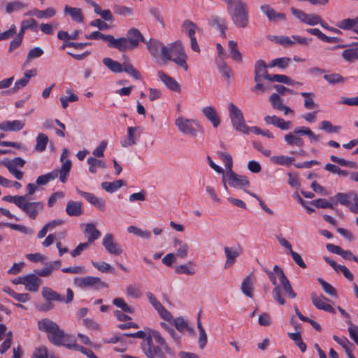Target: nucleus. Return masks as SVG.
Segmentation results:
<instances>
[{
  "mask_svg": "<svg viewBox=\"0 0 358 358\" xmlns=\"http://www.w3.org/2000/svg\"><path fill=\"white\" fill-rule=\"evenodd\" d=\"M224 178H227L229 186L234 188L241 189L250 186V181L245 176L238 175L233 171H227L224 174Z\"/></svg>",
  "mask_w": 358,
  "mask_h": 358,
  "instance_id": "nucleus-14",
  "label": "nucleus"
},
{
  "mask_svg": "<svg viewBox=\"0 0 358 358\" xmlns=\"http://www.w3.org/2000/svg\"><path fill=\"white\" fill-rule=\"evenodd\" d=\"M58 177V170H54L52 172L38 176L36 179L38 185H45L50 181L55 180Z\"/></svg>",
  "mask_w": 358,
  "mask_h": 358,
  "instance_id": "nucleus-41",
  "label": "nucleus"
},
{
  "mask_svg": "<svg viewBox=\"0 0 358 358\" xmlns=\"http://www.w3.org/2000/svg\"><path fill=\"white\" fill-rule=\"evenodd\" d=\"M288 336L294 342L302 352L306 350V345L303 342L301 332L289 333Z\"/></svg>",
  "mask_w": 358,
  "mask_h": 358,
  "instance_id": "nucleus-48",
  "label": "nucleus"
},
{
  "mask_svg": "<svg viewBox=\"0 0 358 358\" xmlns=\"http://www.w3.org/2000/svg\"><path fill=\"white\" fill-rule=\"evenodd\" d=\"M28 82L29 81L27 80V78L23 77V78L19 79L18 80H17L15 83V85H14L13 87H12L8 91H3V92H2L1 94H5L6 93L12 94V93L17 92L20 89L25 87L27 85V84L28 83Z\"/></svg>",
  "mask_w": 358,
  "mask_h": 358,
  "instance_id": "nucleus-55",
  "label": "nucleus"
},
{
  "mask_svg": "<svg viewBox=\"0 0 358 358\" xmlns=\"http://www.w3.org/2000/svg\"><path fill=\"white\" fill-rule=\"evenodd\" d=\"M103 64L113 73H121L122 71L131 75L134 79L140 80L141 76L138 71L128 62H124L122 64L109 57H104Z\"/></svg>",
  "mask_w": 358,
  "mask_h": 358,
  "instance_id": "nucleus-7",
  "label": "nucleus"
},
{
  "mask_svg": "<svg viewBox=\"0 0 358 358\" xmlns=\"http://www.w3.org/2000/svg\"><path fill=\"white\" fill-rule=\"evenodd\" d=\"M303 135L308 136L314 142H317L321 138L320 135L315 134L310 128L299 127L295 128L293 131L285 134L284 140L288 145L303 147L304 145V141L301 136Z\"/></svg>",
  "mask_w": 358,
  "mask_h": 358,
  "instance_id": "nucleus-4",
  "label": "nucleus"
},
{
  "mask_svg": "<svg viewBox=\"0 0 358 358\" xmlns=\"http://www.w3.org/2000/svg\"><path fill=\"white\" fill-rule=\"evenodd\" d=\"M84 233L87 235V243H89V245L101 236L100 231L96 229V226L94 223L86 224Z\"/></svg>",
  "mask_w": 358,
  "mask_h": 358,
  "instance_id": "nucleus-27",
  "label": "nucleus"
},
{
  "mask_svg": "<svg viewBox=\"0 0 358 358\" xmlns=\"http://www.w3.org/2000/svg\"><path fill=\"white\" fill-rule=\"evenodd\" d=\"M264 122L267 124H273L282 130L289 129L292 125V122L290 121H285L283 119L280 118L275 115L266 116L264 117Z\"/></svg>",
  "mask_w": 358,
  "mask_h": 358,
  "instance_id": "nucleus-22",
  "label": "nucleus"
},
{
  "mask_svg": "<svg viewBox=\"0 0 358 358\" xmlns=\"http://www.w3.org/2000/svg\"><path fill=\"white\" fill-rule=\"evenodd\" d=\"M126 40V47L124 51L128 49H135L138 45L139 42L147 43V41L143 37L141 31L136 28H131L127 33V37H122Z\"/></svg>",
  "mask_w": 358,
  "mask_h": 358,
  "instance_id": "nucleus-13",
  "label": "nucleus"
},
{
  "mask_svg": "<svg viewBox=\"0 0 358 358\" xmlns=\"http://www.w3.org/2000/svg\"><path fill=\"white\" fill-rule=\"evenodd\" d=\"M89 164V171L92 173H95L97 171V169H106L107 167L105 162L98 159L95 157H90L87 160Z\"/></svg>",
  "mask_w": 358,
  "mask_h": 358,
  "instance_id": "nucleus-37",
  "label": "nucleus"
},
{
  "mask_svg": "<svg viewBox=\"0 0 358 358\" xmlns=\"http://www.w3.org/2000/svg\"><path fill=\"white\" fill-rule=\"evenodd\" d=\"M173 247L176 250L175 255L185 259L187 257L188 254V245L180 239L175 238L173 241Z\"/></svg>",
  "mask_w": 358,
  "mask_h": 358,
  "instance_id": "nucleus-29",
  "label": "nucleus"
},
{
  "mask_svg": "<svg viewBox=\"0 0 358 358\" xmlns=\"http://www.w3.org/2000/svg\"><path fill=\"white\" fill-rule=\"evenodd\" d=\"M355 192H351L349 193H338L334 196L331 197L330 200L334 201V199H336V201L333 203L334 206H336L338 203L343 206H348L350 203V199L353 198V195L352 194H355Z\"/></svg>",
  "mask_w": 358,
  "mask_h": 358,
  "instance_id": "nucleus-36",
  "label": "nucleus"
},
{
  "mask_svg": "<svg viewBox=\"0 0 358 358\" xmlns=\"http://www.w3.org/2000/svg\"><path fill=\"white\" fill-rule=\"evenodd\" d=\"M41 283V279L36 275L35 273H30L25 275L23 285L25 286V289L27 291L36 292L38 290Z\"/></svg>",
  "mask_w": 358,
  "mask_h": 358,
  "instance_id": "nucleus-20",
  "label": "nucleus"
},
{
  "mask_svg": "<svg viewBox=\"0 0 358 358\" xmlns=\"http://www.w3.org/2000/svg\"><path fill=\"white\" fill-rule=\"evenodd\" d=\"M261 11L264 13L269 20L277 22L279 20H285V15L275 12L269 5H262L260 6Z\"/></svg>",
  "mask_w": 358,
  "mask_h": 358,
  "instance_id": "nucleus-25",
  "label": "nucleus"
},
{
  "mask_svg": "<svg viewBox=\"0 0 358 358\" xmlns=\"http://www.w3.org/2000/svg\"><path fill=\"white\" fill-rule=\"evenodd\" d=\"M64 346L69 350L79 351L85 355L88 358H98L91 350L79 345L77 343H64Z\"/></svg>",
  "mask_w": 358,
  "mask_h": 358,
  "instance_id": "nucleus-34",
  "label": "nucleus"
},
{
  "mask_svg": "<svg viewBox=\"0 0 358 358\" xmlns=\"http://www.w3.org/2000/svg\"><path fill=\"white\" fill-rule=\"evenodd\" d=\"M25 124L21 120L5 121L0 123V130L3 131H18L23 129Z\"/></svg>",
  "mask_w": 358,
  "mask_h": 358,
  "instance_id": "nucleus-24",
  "label": "nucleus"
},
{
  "mask_svg": "<svg viewBox=\"0 0 358 358\" xmlns=\"http://www.w3.org/2000/svg\"><path fill=\"white\" fill-rule=\"evenodd\" d=\"M158 76L169 90L176 92H180V85L173 78L166 74L162 71H158Z\"/></svg>",
  "mask_w": 358,
  "mask_h": 358,
  "instance_id": "nucleus-21",
  "label": "nucleus"
},
{
  "mask_svg": "<svg viewBox=\"0 0 358 358\" xmlns=\"http://www.w3.org/2000/svg\"><path fill=\"white\" fill-rule=\"evenodd\" d=\"M165 48L166 49V52L170 57V58L166 59L167 60L174 62L178 66L183 68L185 71L188 70V65L187 64V56L180 41L170 43Z\"/></svg>",
  "mask_w": 358,
  "mask_h": 358,
  "instance_id": "nucleus-5",
  "label": "nucleus"
},
{
  "mask_svg": "<svg viewBox=\"0 0 358 358\" xmlns=\"http://www.w3.org/2000/svg\"><path fill=\"white\" fill-rule=\"evenodd\" d=\"M27 5L20 1H14L8 3L6 6V11L7 13H11L14 11L20 10L22 8L26 7Z\"/></svg>",
  "mask_w": 358,
  "mask_h": 358,
  "instance_id": "nucleus-57",
  "label": "nucleus"
},
{
  "mask_svg": "<svg viewBox=\"0 0 358 358\" xmlns=\"http://www.w3.org/2000/svg\"><path fill=\"white\" fill-rule=\"evenodd\" d=\"M320 129L326 131L327 133H338L341 129V127L334 126L331 122L324 120L321 122Z\"/></svg>",
  "mask_w": 358,
  "mask_h": 358,
  "instance_id": "nucleus-54",
  "label": "nucleus"
},
{
  "mask_svg": "<svg viewBox=\"0 0 358 358\" xmlns=\"http://www.w3.org/2000/svg\"><path fill=\"white\" fill-rule=\"evenodd\" d=\"M175 272L178 274H186L192 275L196 273L193 267L192 262L189 261L187 264H180L175 268Z\"/></svg>",
  "mask_w": 358,
  "mask_h": 358,
  "instance_id": "nucleus-42",
  "label": "nucleus"
},
{
  "mask_svg": "<svg viewBox=\"0 0 358 358\" xmlns=\"http://www.w3.org/2000/svg\"><path fill=\"white\" fill-rule=\"evenodd\" d=\"M39 330L48 333V338L55 345H63V340L69 341V336L59 329L57 324L50 319L45 318L38 322Z\"/></svg>",
  "mask_w": 358,
  "mask_h": 358,
  "instance_id": "nucleus-3",
  "label": "nucleus"
},
{
  "mask_svg": "<svg viewBox=\"0 0 358 358\" xmlns=\"http://www.w3.org/2000/svg\"><path fill=\"white\" fill-rule=\"evenodd\" d=\"M48 142V138L47 135L44 134H39L36 137V144L35 146V150L37 152H43L45 150L47 144Z\"/></svg>",
  "mask_w": 358,
  "mask_h": 358,
  "instance_id": "nucleus-49",
  "label": "nucleus"
},
{
  "mask_svg": "<svg viewBox=\"0 0 358 358\" xmlns=\"http://www.w3.org/2000/svg\"><path fill=\"white\" fill-rule=\"evenodd\" d=\"M126 184L127 183L124 180H117L112 182H103L101 183V187L106 192L113 193L120 188L122 186H125Z\"/></svg>",
  "mask_w": 358,
  "mask_h": 358,
  "instance_id": "nucleus-32",
  "label": "nucleus"
},
{
  "mask_svg": "<svg viewBox=\"0 0 358 358\" xmlns=\"http://www.w3.org/2000/svg\"><path fill=\"white\" fill-rule=\"evenodd\" d=\"M252 275H248L246 276L241 283V291L242 292L249 298L253 297L252 294Z\"/></svg>",
  "mask_w": 358,
  "mask_h": 358,
  "instance_id": "nucleus-39",
  "label": "nucleus"
},
{
  "mask_svg": "<svg viewBox=\"0 0 358 358\" xmlns=\"http://www.w3.org/2000/svg\"><path fill=\"white\" fill-rule=\"evenodd\" d=\"M271 75L268 73L267 64L262 59H259L255 64V81L260 82L262 78L269 80Z\"/></svg>",
  "mask_w": 358,
  "mask_h": 358,
  "instance_id": "nucleus-19",
  "label": "nucleus"
},
{
  "mask_svg": "<svg viewBox=\"0 0 358 358\" xmlns=\"http://www.w3.org/2000/svg\"><path fill=\"white\" fill-rule=\"evenodd\" d=\"M127 295L132 299H138L142 293L136 285H129L126 288Z\"/></svg>",
  "mask_w": 358,
  "mask_h": 358,
  "instance_id": "nucleus-56",
  "label": "nucleus"
},
{
  "mask_svg": "<svg viewBox=\"0 0 358 358\" xmlns=\"http://www.w3.org/2000/svg\"><path fill=\"white\" fill-rule=\"evenodd\" d=\"M113 303L122 309L124 313L132 314L135 310L133 307L128 306L122 298H115L113 301Z\"/></svg>",
  "mask_w": 358,
  "mask_h": 358,
  "instance_id": "nucleus-50",
  "label": "nucleus"
},
{
  "mask_svg": "<svg viewBox=\"0 0 358 358\" xmlns=\"http://www.w3.org/2000/svg\"><path fill=\"white\" fill-rule=\"evenodd\" d=\"M64 12L65 14H69L72 20L75 22L82 23L84 21V16L80 8L66 6Z\"/></svg>",
  "mask_w": 358,
  "mask_h": 358,
  "instance_id": "nucleus-31",
  "label": "nucleus"
},
{
  "mask_svg": "<svg viewBox=\"0 0 358 358\" xmlns=\"http://www.w3.org/2000/svg\"><path fill=\"white\" fill-rule=\"evenodd\" d=\"M202 113L204 116L212 123L213 127L217 128L220 124L216 110L212 106H206L203 108Z\"/></svg>",
  "mask_w": 358,
  "mask_h": 358,
  "instance_id": "nucleus-23",
  "label": "nucleus"
},
{
  "mask_svg": "<svg viewBox=\"0 0 358 358\" xmlns=\"http://www.w3.org/2000/svg\"><path fill=\"white\" fill-rule=\"evenodd\" d=\"M175 124L184 135L195 137L198 132L201 134L204 132L203 127L196 120L179 117L176 120Z\"/></svg>",
  "mask_w": 358,
  "mask_h": 358,
  "instance_id": "nucleus-6",
  "label": "nucleus"
},
{
  "mask_svg": "<svg viewBox=\"0 0 358 358\" xmlns=\"http://www.w3.org/2000/svg\"><path fill=\"white\" fill-rule=\"evenodd\" d=\"M92 264L94 266V268H96L98 271H101V273H115V268L113 266H112L108 263H106L105 262H97L92 261Z\"/></svg>",
  "mask_w": 358,
  "mask_h": 358,
  "instance_id": "nucleus-47",
  "label": "nucleus"
},
{
  "mask_svg": "<svg viewBox=\"0 0 358 358\" xmlns=\"http://www.w3.org/2000/svg\"><path fill=\"white\" fill-rule=\"evenodd\" d=\"M350 324L348 331L352 340L358 345V327L353 324L350 321L348 322Z\"/></svg>",
  "mask_w": 358,
  "mask_h": 358,
  "instance_id": "nucleus-64",
  "label": "nucleus"
},
{
  "mask_svg": "<svg viewBox=\"0 0 358 358\" xmlns=\"http://www.w3.org/2000/svg\"><path fill=\"white\" fill-rule=\"evenodd\" d=\"M301 95L304 98V107L307 110H312L318 106L315 102L314 97L315 94L313 92H301Z\"/></svg>",
  "mask_w": 358,
  "mask_h": 358,
  "instance_id": "nucleus-40",
  "label": "nucleus"
},
{
  "mask_svg": "<svg viewBox=\"0 0 358 358\" xmlns=\"http://www.w3.org/2000/svg\"><path fill=\"white\" fill-rule=\"evenodd\" d=\"M1 164L8 169L9 172L11 174H13L15 177V178H17V180H21L22 178L23 173L21 171L17 169V168L13 167L10 164V160L9 159H6L3 160L1 162Z\"/></svg>",
  "mask_w": 358,
  "mask_h": 358,
  "instance_id": "nucleus-53",
  "label": "nucleus"
},
{
  "mask_svg": "<svg viewBox=\"0 0 358 358\" xmlns=\"http://www.w3.org/2000/svg\"><path fill=\"white\" fill-rule=\"evenodd\" d=\"M229 50L231 58L238 62H242V55L238 49L237 43L234 41H229Z\"/></svg>",
  "mask_w": 358,
  "mask_h": 358,
  "instance_id": "nucleus-45",
  "label": "nucleus"
},
{
  "mask_svg": "<svg viewBox=\"0 0 358 358\" xmlns=\"http://www.w3.org/2000/svg\"><path fill=\"white\" fill-rule=\"evenodd\" d=\"M269 101L271 103L272 107L276 110H280L284 104L282 102V99L280 96L276 93H273L270 97Z\"/></svg>",
  "mask_w": 358,
  "mask_h": 358,
  "instance_id": "nucleus-62",
  "label": "nucleus"
},
{
  "mask_svg": "<svg viewBox=\"0 0 358 358\" xmlns=\"http://www.w3.org/2000/svg\"><path fill=\"white\" fill-rule=\"evenodd\" d=\"M28 200V195H24V201L22 202L20 209L28 215L31 219L35 220L39 212L43 210L44 205L41 201L30 202Z\"/></svg>",
  "mask_w": 358,
  "mask_h": 358,
  "instance_id": "nucleus-12",
  "label": "nucleus"
},
{
  "mask_svg": "<svg viewBox=\"0 0 358 358\" xmlns=\"http://www.w3.org/2000/svg\"><path fill=\"white\" fill-rule=\"evenodd\" d=\"M66 212L69 216L81 215L83 214L82 203L78 201H69L66 207Z\"/></svg>",
  "mask_w": 358,
  "mask_h": 358,
  "instance_id": "nucleus-30",
  "label": "nucleus"
},
{
  "mask_svg": "<svg viewBox=\"0 0 358 358\" xmlns=\"http://www.w3.org/2000/svg\"><path fill=\"white\" fill-rule=\"evenodd\" d=\"M336 26L341 29L343 30H352V31L355 29V27L357 26L355 25V20L354 18H347L344 19L336 24Z\"/></svg>",
  "mask_w": 358,
  "mask_h": 358,
  "instance_id": "nucleus-52",
  "label": "nucleus"
},
{
  "mask_svg": "<svg viewBox=\"0 0 358 358\" xmlns=\"http://www.w3.org/2000/svg\"><path fill=\"white\" fill-rule=\"evenodd\" d=\"M59 171H58V176L59 175L60 181L65 183L67 180V178L70 170L71 169V162L69 159L64 160Z\"/></svg>",
  "mask_w": 358,
  "mask_h": 358,
  "instance_id": "nucleus-33",
  "label": "nucleus"
},
{
  "mask_svg": "<svg viewBox=\"0 0 358 358\" xmlns=\"http://www.w3.org/2000/svg\"><path fill=\"white\" fill-rule=\"evenodd\" d=\"M41 294L47 301L52 302L55 301L58 302H64L65 303H71L73 301L74 296L72 289L70 288L66 289V296L65 297L48 287H43Z\"/></svg>",
  "mask_w": 358,
  "mask_h": 358,
  "instance_id": "nucleus-11",
  "label": "nucleus"
},
{
  "mask_svg": "<svg viewBox=\"0 0 358 358\" xmlns=\"http://www.w3.org/2000/svg\"><path fill=\"white\" fill-rule=\"evenodd\" d=\"M74 285L81 289H100L101 288H108L107 282L101 280L100 278L94 276H86L76 278L73 280Z\"/></svg>",
  "mask_w": 358,
  "mask_h": 358,
  "instance_id": "nucleus-10",
  "label": "nucleus"
},
{
  "mask_svg": "<svg viewBox=\"0 0 358 358\" xmlns=\"http://www.w3.org/2000/svg\"><path fill=\"white\" fill-rule=\"evenodd\" d=\"M269 81L282 83L287 85H294V81L291 80L285 75L273 74L271 75Z\"/></svg>",
  "mask_w": 358,
  "mask_h": 358,
  "instance_id": "nucleus-59",
  "label": "nucleus"
},
{
  "mask_svg": "<svg viewBox=\"0 0 358 358\" xmlns=\"http://www.w3.org/2000/svg\"><path fill=\"white\" fill-rule=\"evenodd\" d=\"M55 13V10L52 8H48L44 10H40L35 8L25 13V15H35L38 18H48L54 16Z\"/></svg>",
  "mask_w": 358,
  "mask_h": 358,
  "instance_id": "nucleus-35",
  "label": "nucleus"
},
{
  "mask_svg": "<svg viewBox=\"0 0 358 358\" xmlns=\"http://www.w3.org/2000/svg\"><path fill=\"white\" fill-rule=\"evenodd\" d=\"M182 27L185 29V33L189 38L195 37V29L196 24L189 20H185L182 23Z\"/></svg>",
  "mask_w": 358,
  "mask_h": 358,
  "instance_id": "nucleus-51",
  "label": "nucleus"
},
{
  "mask_svg": "<svg viewBox=\"0 0 358 358\" xmlns=\"http://www.w3.org/2000/svg\"><path fill=\"white\" fill-rule=\"evenodd\" d=\"M141 348L148 358H173L175 355L161 334L150 329H148L147 342H143Z\"/></svg>",
  "mask_w": 358,
  "mask_h": 358,
  "instance_id": "nucleus-2",
  "label": "nucleus"
},
{
  "mask_svg": "<svg viewBox=\"0 0 358 358\" xmlns=\"http://www.w3.org/2000/svg\"><path fill=\"white\" fill-rule=\"evenodd\" d=\"M113 11L115 14L124 17H131L134 15L133 9L125 6L115 4L113 6Z\"/></svg>",
  "mask_w": 358,
  "mask_h": 358,
  "instance_id": "nucleus-43",
  "label": "nucleus"
},
{
  "mask_svg": "<svg viewBox=\"0 0 358 358\" xmlns=\"http://www.w3.org/2000/svg\"><path fill=\"white\" fill-rule=\"evenodd\" d=\"M317 281L321 285L323 290L329 295L333 296H337L336 291L335 288L329 283L324 280L322 278H318Z\"/></svg>",
  "mask_w": 358,
  "mask_h": 358,
  "instance_id": "nucleus-60",
  "label": "nucleus"
},
{
  "mask_svg": "<svg viewBox=\"0 0 358 358\" xmlns=\"http://www.w3.org/2000/svg\"><path fill=\"white\" fill-rule=\"evenodd\" d=\"M208 24L217 29L223 37L226 36L227 24L224 18L213 15L209 19Z\"/></svg>",
  "mask_w": 358,
  "mask_h": 358,
  "instance_id": "nucleus-26",
  "label": "nucleus"
},
{
  "mask_svg": "<svg viewBox=\"0 0 358 358\" xmlns=\"http://www.w3.org/2000/svg\"><path fill=\"white\" fill-rule=\"evenodd\" d=\"M229 117L233 127L243 134L249 133V127L245 124L242 111L233 103L229 104Z\"/></svg>",
  "mask_w": 358,
  "mask_h": 358,
  "instance_id": "nucleus-9",
  "label": "nucleus"
},
{
  "mask_svg": "<svg viewBox=\"0 0 358 358\" xmlns=\"http://www.w3.org/2000/svg\"><path fill=\"white\" fill-rule=\"evenodd\" d=\"M342 57L348 62L358 60V48H348L342 52Z\"/></svg>",
  "mask_w": 358,
  "mask_h": 358,
  "instance_id": "nucleus-44",
  "label": "nucleus"
},
{
  "mask_svg": "<svg viewBox=\"0 0 358 358\" xmlns=\"http://www.w3.org/2000/svg\"><path fill=\"white\" fill-rule=\"evenodd\" d=\"M262 270L267 274L268 279L274 285L272 290V296L273 299L277 301L278 304L282 306L286 303L282 295V291H284L290 299H294L296 297V294L293 290L289 280L279 266L275 265L273 271L264 266H262Z\"/></svg>",
  "mask_w": 358,
  "mask_h": 358,
  "instance_id": "nucleus-1",
  "label": "nucleus"
},
{
  "mask_svg": "<svg viewBox=\"0 0 358 358\" xmlns=\"http://www.w3.org/2000/svg\"><path fill=\"white\" fill-rule=\"evenodd\" d=\"M242 248L241 246L224 247V252L226 256L224 263V268L231 267L236 262V258L242 254Z\"/></svg>",
  "mask_w": 358,
  "mask_h": 358,
  "instance_id": "nucleus-16",
  "label": "nucleus"
},
{
  "mask_svg": "<svg viewBox=\"0 0 358 358\" xmlns=\"http://www.w3.org/2000/svg\"><path fill=\"white\" fill-rule=\"evenodd\" d=\"M85 38L90 40L101 39L107 43L110 48H115L120 52H124L126 47V40L122 38H115L111 34H104L99 31H92L89 35H85Z\"/></svg>",
  "mask_w": 358,
  "mask_h": 358,
  "instance_id": "nucleus-8",
  "label": "nucleus"
},
{
  "mask_svg": "<svg viewBox=\"0 0 358 358\" xmlns=\"http://www.w3.org/2000/svg\"><path fill=\"white\" fill-rule=\"evenodd\" d=\"M174 324L176 328L180 332H184L185 330L192 331L191 328H189L187 323L184 320L182 317H177L174 319Z\"/></svg>",
  "mask_w": 358,
  "mask_h": 358,
  "instance_id": "nucleus-63",
  "label": "nucleus"
},
{
  "mask_svg": "<svg viewBox=\"0 0 358 358\" xmlns=\"http://www.w3.org/2000/svg\"><path fill=\"white\" fill-rule=\"evenodd\" d=\"M311 203L318 208H334V204L328 202L325 199H318L313 200Z\"/></svg>",
  "mask_w": 358,
  "mask_h": 358,
  "instance_id": "nucleus-61",
  "label": "nucleus"
},
{
  "mask_svg": "<svg viewBox=\"0 0 358 358\" xmlns=\"http://www.w3.org/2000/svg\"><path fill=\"white\" fill-rule=\"evenodd\" d=\"M294 158L292 157L285 156V155H278V156H271L270 157V161L271 163L280 165V166H289L292 164L294 161Z\"/></svg>",
  "mask_w": 358,
  "mask_h": 358,
  "instance_id": "nucleus-38",
  "label": "nucleus"
},
{
  "mask_svg": "<svg viewBox=\"0 0 358 358\" xmlns=\"http://www.w3.org/2000/svg\"><path fill=\"white\" fill-rule=\"evenodd\" d=\"M324 79L331 85L343 83L346 80L345 78L343 77L341 74L336 73L325 74L324 76Z\"/></svg>",
  "mask_w": 358,
  "mask_h": 358,
  "instance_id": "nucleus-46",
  "label": "nucleus"
},
{
  "mask_svg": "<svg viewBox=\"0 0 358 358\" xmlns=\"http://www.w3.org/2000/svg\"><path fill=\"white\" fill-rule=\"evenodd\" d=\"M102 244L106 250L113 255H120L122 252V249L115 241L114 236L112 234H106L103 238Z\"/></svg>",
  "mask_w": 358,
  "mask_h": 358,
  "instance_id": "nucleus-17",
  "label": "nucleus"
},
{
  "mask_svg": "<svg viewBox=\"0 0 358 358\" xmlns=\"http://www.w3.org/2000/svg\"><path fill=\"white\" fill-rule=\"evenodd\" d=\"M138 127H129L127 128V137L121 140L120 143L122 147L127 148L136 144L135 133L139 130Z\"/></svg>",
  "mask_w": 358,
  "mask_h": 358,
  "instance_id": "nucleus-28",
  "label": "nucleus"
},
{
  "mask_svg": "<svg viewBox=\"0 0 358 358\" xmlns=\"http://www.w3.org/2000/svg\"><path fill=\"white\" fill-rule=\"evenodd\" d=\"M148 47V49L149 50L150 54L153 57H157L160 53V55L164 58V59H169L170 57L169 55L166 52V49L165 48L166 46L164 45L162 43H161L157 39H150L147 43H145Z\"/></svg>",
  "mask_w": 358,
  "mask_h": 358,
  "instance_id": "nucleus-15",
  "label": "nucleus"
},
{
  "mask_svg": "<svg viewBox=\"0 0 358 358\" xmlns=\"http://www.w3.org/2000/svg\"><path fill=\"white\" fill-rule=\"evenodd\" d=\"M218 155L224 163L227 171H232L233 159L229 153L224 152H218Z\"/></svg>",
  "mask_w": 358,
  "mask_h": 358,
  "instance_id": "nucleus-58",
  "label": "nucleus"
},
{
  "mask_svg": "<svg viewBox=\"0 0 358 358\" xmlns=\"http://www.w3.org/2000/svg\"><path fill=\"white\" fill-rule=\"evenodd\" d=\"M78 193L85 198L90 204L96 207L99 210L105 211L106 209V201L101 197H97L94 194L78 190Z\"/></svg>",
  "mask_w": 358,
  "mask_h": 358,
  "instance_id": "nucleus-18",
  "label": "nucleus"
}]
</instances>
